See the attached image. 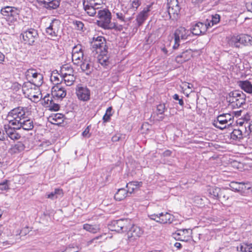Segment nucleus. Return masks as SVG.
<instances>
[{"label": "nucleus", "instance_id": "24", "mask_svg": "<svg viewBox=\"0 0 252 252\" xmlns=\"http://www.w3.org/2000/svg\"><path fill=\"white\" fill-rule=\"evenodd\" d=\"M90 60L85 58V60L79 64L81 69L83 72H85L87 75H90L93 71V67L90 64Z\"/></svg>", "mask_w": 252, "mask_h": 252}, {"label": "nucleus", "instance_id": "28", "mask_svg": "<svg viewBox=\"0 0 252 252\" xmlns=\"http://www.w3.org/2000/svg\"><path fill=\"white\" fill-rule=\"evenodd\" d=\"M63 192L62 189H55V190L49 193H47V198L54 200L63 196Z\"/></svg>", "mask_w": 252, "mask_h": 252}, {"label": "nucleus", "instance_id": "7", "mask_svg": "<svg viewBox=\"0 0 252 252\" xmlns=\"http://www.w3.org/2000/svg\"><path fill=\"white\" fill-rule=\"evenodd\" d=\"M190 34L191 32L184 27H180L177 29L174 33V44L173 49H177L180 45L181 41L187 39Z\"/></svg>", "mask_w": 252, "mask_h": 252}, {"label": "nucleus", "instance_id": "21", "mask_svg": "<svg viewBox=\"0 0 252 252\" xmlns=\"http://www.w3.org/2000/svg\"><path fill=\"white\" fill-rule=\"evenodd\" d=\"M208 27L206 23L198 22L192 26L190 31L193 34L198 35L205 33Z\"/></svg>", "mask_w": 252, "mask_h": 252}, {"label": "nucleus", "instance_id": "12", "mask_svg": "<svg viewBox=\"0 0 252 252\" xmlns=\"http://www.w3.org/2000/svg\"><path fill=\"white\" fill-rule=\"evenodd\" d=\"M52 95L53 97L62 99L66 95V90L63 85V83L56 82L52 88Z\"/></svg>", "mask_w": 252, "mask_h": 252}, {"label": "nucleus", "instance_id": "30", "mask_svg": "<svg viewBox=\"0 0 252 252\" xmlns=\"http://www.w3.org/2000/svg\"><path fill=\"white\" fill-rule=\"evenodd\" d=\"M166 109L165 104L164 103L159 104L157 107V115L158 118V121H162L164 118V112Z\"/></svg>", "mask_w": 252, "mask_h": 252}, {"label": "nucleus", "instance_id": "53", "mask_svg": "<svg viewBox=\"0 0 252 252\" xmlns=\"http://www.w3.org/2000/svg\"><path fill=\"white\" fill-rule=\"evenodd\" d=\"M102 236H103L102 235H100L98 236L94 237V238L92 239V240L89 241L87 242V245L90 246L92 244H94V246H95L96 243H97V241L99 240L100 239H101Z\"/></svg>", "mask_w": 252, "mask_h": 252}, {"label": "nucleus", "instance_id": "59", "mask_svg": "<svg viewBox=\"0 0 252 252\" xmlns=\"http://www.w3.org/2000/svg\"><path fill=\"white\" fill-rule=\"evenodd\" d=\"M47 107L51 110L58 111L60 108L59 104L54 103L52 105H47Z\"/></svg>", "mask_w": 252, "mask_h": 252}, {"label": "nucleus", "instance_id": "40", "mask_svg": "<svg viewBox=\"0 0 252 252\" xmlns=\"http://www.w3.org/2000/svg\"><path fill=\"white\" fill-rule=\"evenodd\" d=\"M85 11L90 16H94L96 13V8L91 5L83 4Z\"/></svg>", "mask_w": 252, "mask_h": 252}, {"label": "nucleus", "instance_id": "3", "mask_svg": "<svg viewBox=\"0 0 252 252\" xmlns=\"http://www.w3.org/2000/svg\"><path fill=\"white\" fill-rule=\"evenodd\" d=\"M27 108L23 107H17L11 110L8 114V118H11L9 120V124L15 126L18 123L23 120L27 115Z\"/></svg>", "mask_w": 252, "mask_h": 252}, {"label": "nucleus", "instance_id": "57", "mask_svg": "<svg viewBox=\"0 0 252 252\" xmlns=\"http://www.w3.org/2000/svg\"><path fill=\"white\" fill-rule=\"evenodd\" d=\"M173 98L176 100H178L179 101V104L181 105V106H183L184 105V101L182 99V98H179V96L178 94H175L173 95Z\"/></svg>", "mask_w": 252, "mask_h": 252}, {"label": "nucleus", "instance_id": "45", "mask_svg": "<svg viewBox=\"0 0 252 252\" xmlns=\"http://www.w3.org/2000/svg\"><path fill=\"white\" fill-rule=\"evenodd\" d=\"M225 120L228 124V126L231 125L233 122L234 117L230 113H224L222 114Z\"/></svg>", "mask_w": 252, "mask_h": 252}, {"label": "nucleus", "instance_id": "15", "mask_svg": "<svg viewBox=\"0 0 252 252\" xmlns=\"http://www.w3.org/2000/svg\"><path fill=\"white\" fill-rule=\"evenodd\" d=\"M60 22L58 20L54 19L49 27L46 29V32L51 37H57L60 29Z\"/></svg>", "mask_w": 252, "mask_h": 252}, {"label": "nucleus", "instance_id": "36", "mask_svg": "<svg viewBox=\"0 0 252 252\" xmlns=\"http://www.w3.org/2000/svg\"><path fill=\"white\" fill-rule=\"evenodd\" d=\"M83 229L92 233H95L98 232L100 230L99 225H92L88 223H86L83 225Z\"/></svg>", "mask_w": 252, "mask_h": 252}, {"label": "nucleus", "instance_id": "58", "mask_svg": "<svg viewBox=\"0 0 252 252\" xmlns=\"http://www.w3.org/2000/svg\"><path fill=\"white\" fill-rule=\"evenodd\" d=\"M94 4L92 6L96 8L97 9L100 8L99 6L102 4V0H94Z\"/></svg>", "mask_w": 252, "mask_h": 252}, {"label": "nucleus", "instance_id": "34", "mask_svg": "<svg viewBox=\"0 0 252 252\" xmlns=\"http://www.w3.org/2000/svg\"><path fill=\"white\" fill-rule=\"evenodd\" d=\"M62 80L64 81V84L67 86H70L73 85L76 79L73 74L62 75Z\"/></svg>", "mask_w": 252, "mask_h": 252}, {"label": "nucleus", "instance_id": "5", "mask_svg": "<svg viewBox=\"0 0 252 252\" xmlns=\"http://www.w3.org/2000/svg\"><path fill=\"white\" fill-rule=\"evenodd\" d=\"M98 25L105 29H112L115 28V24L111 23V13L106 8L99 10L97 13Z\"/></svg>", "mask_w": 252, "mask_h": 252}, {"label": "nucleus", "instance_id": "32", "mask_svg": "<svg viewBox=\"0 0 252 252\" xmlns=\"http://www.w3.org/2000/svg\"><path fill=\"white\" fill-rule=\"evenodd\" d=\"M220 21V15L218 14L211 15L209 19H207L206 22L208 28L212 27L214 25L218 24Z\"/></svg>", "mask_w": 252, "mask_h": 252}, {"label": "nucleus", "instance_id": "27", "mask_svg": "<svg viewBox=\"0 0 252 252\" xmlns=\"http://www.w3.org/2000/svg\"><path fill=\"white\" fill-rule=\"evenodd\" d=\"M244 136V130L241 129H234L230 134V139L233 140L240 141Z\"/></svg>", "mask_w": 252, "mask_h": 252}, {"label": "nucleus", "instance_id": "56", "mask_svg": "<svg viewBox=\"0 0 252 252\" xmlns=\"http://www.w3.org/2000/svg\"><path fill=\"white\" fill-rule=\"evenodd\" d=\"M44 105L47 107V105H48L49 103H51V101L52 100V97L50 96L49 94H48L45 95L43 99Z\"/></svg>", "mask_w": 252, "mask_h": 252}, {"label": "nucleus", "instance_id": "42", "mask_svg": "<svg viewBox=\"0 0 252 252\" xmlns=\"http://www.w3.org/2000/svg\"><path fill=\"white\" fill-rule=\"evenodd\" d=\"M240 37V35L233 36L230 40V44L235 47L239 48V44H241V39H239Z\"/></svg>", "mask_w": 252, "mask_h": 252}, {"label": "nucleus", "instance_id": "9", "mask_svg": "<svg viewBox=\"0 0 252 252\" xmlns=\"http://www.w3.org/2000/svg\"><path fill=\"white\" fill-rule=\"evenodd\" d=\"M85 59L82 45L78 44L75 46L72 50V61L74 64L78 66Z\"/></svg>", "mask_w": 252, "mask_h": 252}, {"label": "nucleus", "instance_id": "35", "mask_svg": "<svg viewBox=\"0 0 252 252\" xmlns=\"http://www.w3.org/2000/svg\"><path fill=\"white\" fill-rule=\"evenodd\" d=\"M208 192L210 197L214 199L219 200V194L220 192V189L218 187H213L210 188Z\"/></svg>", "mask_w": 252, "mask_h": 252}, {"label": "nucleus", "instance_id": "51", "mask_svg": "<svg viewBox=\"0 0 252 252\" xmlns=\"http://www.w3.org/2000/svg\"><path fill=\"white\" fill-rule=\"evenodd\" d=\"M12 239V238H10L9 240L0 243V247L4 249L7 247H9L10 245H12L15 242V241Z\"/></svg>", "mask_w": 252, "mask_h": 252}, {"label": "nucleus", "instance_id": "11", "mask_svg": "<svg viewBox=\"0 0 252 252\" xmlns=\"http://www.w3.org/2000/svg\"><path fill=\"white\" fill-rule=\"evenodd\" d=\"M153 220L160 223H171L173 221V216L167 212L154 214L149 216Z\"/></svg>", "mask_w": 252, "mask_h": 252}, {"label": "nucleus", "instance_id": "64", "mask_svg": "<svg viewBox=\"0 0 252 252\" xmlns=\"http://www.w3.org/2000/svg\"><path fill=\"white\" fill-rule=\"evenodd\" d=\"M94 0H84L83 1V4L89 5H91V6H92V5L94 4Z\"/></svg>", "mask_w": 252, "mask_h": 252}, {"label": "nucleus", "instance_id": "10", "mask_svg": "<svg viewBox=\"0 0 252 252\" xmlns=\"http://www.w3.org/2000/svg\"><path fill=\"white\" fill-rule=\"evenodd\" d=\"M26 76L27 79H30L32 77L31 81L32 84L36 86H39L43 83V75L40 73H38L33 68H30L26 72Z\"/></svg>", "mask_w": 252, "mask_h": 252}, {"label": "nucleus", "instance_id": "37", "mask_svg": "<svg viewBox=\"0 0 252 252\" xmlns=\"http://www.w3.org/2000/svg\"><path fill=\"white\" fill-rule=\"evenodd\" d=\"M61 75H65L73 74L74 70L73 68L68 64L63 65L61 68Z\"/></svg>", "mask_w": 252, "mask_h": 252}, {"label": "nucleus", "instance_id": "48", "mask_svg": "<svg viewBox=\"0 0 252 252\" xmlns=\"http://www.w3.org/2000/svg\"><path fill=\"white\" fill-rule=\"evenodd\" d=\"M241 183V182H232L229 186L232 190L239 192L240 191Z\"/></svg>", "mask_w": 252, "mask_h": 252}, {"label": "nucleus", "instance_id": "6", "mask_svg": "<svg viewBox=\"0 0 252 252\" xmlns=\"http://www.w3.org/2000/svg\"><path fill=\"white\" fill-rule=\"evenodd\" d=\"M131 225L130 220L121 219L112 221L108 226L111 231L123 232L127 231Z\"/></svg>", "mask_w": 252, "mask_h": 252}, {"label": "nucleus", "instance_id": "63", "mask_svg": "<svg viewBox=\"0 0 252 252\" xmlns=\"http://www.w3.org/2000/svg\"><path fill=\"white\" fill-rule=\"evenodd\" d=\"M6 137L7 136L4 134L3 130L0 129V140L4 141Z\"/></svg>", "mask_w": 252, "mask_h": 252}, {"label": "nucleus", "instance_id": "50", "mask_svg": "<svg viewBox=\"0 0 252 252\" xmlns=\"http://www.w3.org/2000/svg\"><path fill=\"white\" fill-rule=\"evenodd\" d=\"M180 7L178 0H170L167 3V8Z\"/></svg>", "mask_w": 252, "mask_h": 252}, {"label": "nucleus", "instance_id": "31", "mask_svg": "<svg viewBox=\"0 0 252 252\" xmlns=\"http://www.w3.org/2000/svg\"><path fill=\"white\" fill-rule=\"evenodd\" d=\"M236 248L240 252H252V244L239 243Z\"/></svg>", "mask_w": 252, "mask_h": 252}, {"label": "nucleus", "instance_id": "49", "mask_svg": "<svg viewBox=\"0 0 252 252\" xmlns=\"http://www.w3.org/2000/svg\"><path fill=\"white\" fill-rule=\"evenodd\" d=\"M12 10V7L6 6L1 9V13L4 16L10 18V12Z\"/></svg>", "mask_w": 252, "mask_h": 252}, {"label": "nucleus", "instance_id": "26", "mask_svg": "<svg viewBox=\"0 0 252 252\" xmlns=\"http://www.w3.org/2000/svg\"><path fill=\"white\" fill-rule=\"evenodd\" d=\"M238 85L245 92L252 94V84L248 81H240L238 82Z\"/></svg>", "mask_w": 252, "mask_h": 252}, {"label": "nucleus", "instance_id": "61", "mask_svg": "<svg viewBox=\"0 0 252 252\" xmlns=\"http://www.w3.org/2000/svg\"><path fill=\"white\" fill-rule=\"evenodd\" d=\"M117 18L119 19V20L123 23L125 22V17L123 14L122 13H116Z\"/></svg>", "mask_w": 252, "mask_h": 252}, {"label": "nucleus", "instance_id": "22", "mask_svg": "<svg viewBox=\"0 0 252 252\" xmlns=\"http://www.w3.org/2000/svg\"><path fill=\"white\" fill-rule=\"evenodd\" d=\"M192 56L191 50L187 49L183 51L181 54L177 56L176 61L178 63H183L190 60Z\"/></svg>", "mask_w": 252, "mask_h": 252}, {"label": "nucleus", "instance_id": "62", "mask_svg": "<svg viewBox=\"0 0 252 252\" xmlns=\"http://www.w3.org/2000/svg\"><path fill=\"white\" fill-rule=\"evenodd\" d=\"M90 128L89 126H87V127L85 129V130L82 132V135L85 137H90V134H89Z\"/></svg>", "mask_w": 252, "mask_h": 252}, {"label": "nucleus", "instance_id": "13", "mask_svg": "<svg viewBox=\"0 0 252 252\" xmlns=\"http://www.w3.org/2000/svg\"><path fill=\"white\" fill-rule=\"evenodd\" d=\"M152 5H147L136 16V21L138 27L141 26L150 15Z\"/></svg>", "mask_w": 252, "mask_h": 252}, {"label": "nucleus", "instance_id": "25", "mask_svg": "<svg viewBox=\"0 0 252 252\" xmlns=\"http://www.w3.org/2000/svg\"><path fill=\"white\" fill-rule=\"evenodd\" d=\"M142 185V182H130L126 184V187L128 192L129 194H131L134 190L138 189L140 187H141Z\"/></svg>", "mask_w": 252, "mask_h": 252}, {"label": "nucleus", "instance_id": "41", "mask_svg": "<svg viewBox=\"0 0 252 252\" xmlns=\"http://www.w3.org/2000/svg\"><path fill=\"white\" fill-rule=\"evenodd\" d=\"M241 39V44L244 45H247L249 43L251 44L252 37H251L248 34H240Z\"/></svg>", "mask_w": 252, "mask_h": 252}, {"label": "nucleus", "instance_id": "52", "mask_svg": "<svg viewBox=\"0 0 252 252\" xmlns=\"http://www.w3.org/2000/svg\"><path fill=\"white\" fill-rule=\"evenodd\" d=\"M229 198L228 193L224 190L220 189V192L219 194V199H221L222 200H226Z\"/></svg>", "mask_w": 252, "mask_h": 252}, {"label": "nucleus", "instance_id": "39", "mask_svg": "<svg viewBox=\"0 0 252 252\" xmlns=\"http://www.w3.org/2000/svg\"><path fill=\"white\" fill-rule=\"evenodd\" d=\"M24 145L22 142H18L10 148V152L11 154L17 153L24 150Z\"/></svg>", "mask_w": 252, "mask_h": 252}, {"label": "nucleus", "instance_id": "4", "mask_svg": "<svg viewBox=\"0 0 252 252\" xmlns=\"http://www.w3.org/2000/svg\"><path fill=\"white\" fill-rule=\"evenodd\" d=\"M246 96L245 94L240 91H234L229 94L227 97L230 105L233 108H239L246 104Z\"/></svg>", "mask_w": 252, "mask_h": 252}, {"label": "nucleus", "instance_id": "16", "mask_svg": "<svg viewBox=\"0 0 252 252\" xmlns=\"http://www.w3.org/2000/svg\"><path fill=\"white\" fill-rule=\"evenodd\" d=\"M191 230L190 229H178L174 234V238L182 241L187 242L191 238Z\"/></svg>", "mask_w": 252, "mask_h": 252}, {"label": "nucleus", "instance_id": "46", "mask_svg": "<svg viewBox=\"0 0 252 252\" xmlns=\"http://www.w3.org/2000/svg\"><path fill=\"white\" fill-rule=\"evenodd\" d=\"M130 7L135 10L141 5V1L139 0H129Z\"/></svg>", "mask_w": 252, "mask_h": 252}, {"label": "nucleus", "instance_id": "60", "mask_svg": "<svg viewBox=\"0 0 252 252\" xmlns=\"http://www.w3.org/2000/svg\"><path fill=\"white\" fill-rule=\"evenodd\" d=\"M122 135L120 134H117L112 137V141L113 142H117L122 139Z\"/></svg>", "mask_w": 252, "mask_h": 252}, {"label": "nucleus", "instance_id": "17", "mask_svg": "<svg viewBox=\"0 0 252 252\" xmlns=\"http://www.w3.org/2000/svg\"><path fill=\"white\" fill-rule=\"evenodd\" d=\"M33 126V121L27 116L23 120H21L20 122L18 123L15 126V128L17 129L22 128L25 130L29 131L32 129Z\"/></svg>", "mask_w": 252, "mask_h": 252}, {"label": "nucleus", "instance_id": "19", "mask_svg": "<svg viewBox=\"0 0 252 252\" xmlns=\"http://www.w3.org/2000/svg\"><path fill=\"white\" fill-rule=\"evenodd\" d=\"M76 93L78 99L81 100L87 101L90 99V90L87 87H78Z\"/></svg>", "mask_w": 252, "mask_h": 252}, {"label": "nucleus", "instance_id": "8", "mask_svg": "<svg viewBox=\"0 0 252 252\" xmlns=\"http://www.w3.org/2000/svg\"><path fill=\"white\" fill-rule=\"evenodd\" d=\"M21 35L26 43L32 45L38 39L39 35L38 32L34 29H29L23 32Z\"/></svg>", "mask_w": 252, "mask_h": 252}, {"label": "nucleus", "instance_id": "29", "mask_svg": "<svg viewBox=\"0 0 252 252\" xmlns=\"http://www.w3.org/2000/svg\"><path fill=\"white\" fill-rule=\"evenodd\" d=\"M129 195V193L128 192L127 189L122 188L118 190L117 192L115 194L114 197L116 200L121 201L124 199Z\"/></svg>", "mask_w": 252, "mask_h": 252}, {"label": "nucleus", "instance_id": "43", "mask_svg": "<svg viewBox=\"0 0 252 252\" xmlns=\"http://www.w3.org/2000/svg\"><path fill=\"white\" fill-rule=\"evenodd\" d=\"M112 108L111 107H109L106 109L105 114L103 117L104 122H107L110 121V117L112 115Z\"/></svg>", "mask_w": 252, "mask_h": 252}, {"label": "nucleus", "instance_id": "44", "mask_svg": "<svg viewBox=\"0 0 252 252\" xmlns=\"http://www.w3.org/2000/svg\"><path fill=\"white\" fill-rule=\"evenodd\" d=\"M251 186L249 182H241L240 187V191L241 194L245 192L246 190L251 189Z\"/></svg>", "mask_w": 252, "mask_h": 252}, {"label": "nucleus", "instance_id": "47", "mask_svg": "<svg viewBox=\"0 0 252 252\" xmlns=\"http://www.w3.org/2000/svg\"><path fill=\"white\" fill-rule=\"evenodd\" d=\"M10 12V18L11 17L12 18L11 20H16L19 14L20 10L14 7H12V10Z\"/></svg>", "mask_w": 252, "mask_h": 252}, {"label": "nucleus", "instance_id": "38", "mask_svg": "<svg viewBox=\"0 0 252 252\" xmlns=\"http://www.w3.org/2000/svg\"><path fill=\"white\" fill-rule=\"evenodd\" d=\"M244 124V136H249L250 134H252V121L245 122Z\"/></svg>", "mask_w": 252, "mask_h": 252}, {"label": "nucleus", "instance_id": "20", "mask_svg": "<svg viewBox=\"0 0 252 252\" xmlns=\"http://www.w3.org/2000/svg\"><path fill=\"white\" fill-rule=\"evenodd\" d=\"M12 126L9 124V125H4V130L6 133V135L8 136L12 140H18L20 137V135L17 132L16 130H18L17 128H15V126L13 127H11Z\"/></svg>", "mask_w": 252, "mask_h": 252}, {"label": "nucleus", "instance_id": "55", "mask_svg": "<svg viewBox=\"0 0 252 252\" xmlns=\"http://www.w3.org/2000/svg\"><path fill=\"white\" fill-rule=\"evenodd\" d=\"M8 181L6 180L0 183V190H6L9 189Z\"/></svg>", "mask_w": 252, "mask_h": 252}, {"label": "nucleus", "instance_id": "14", "mask_svg": "<svg viewBox=\"0 0 252 252\" xmlns=\"http://www.w3.org/2000/svg\"><path fill=\"white\" fill-rule=\"evenodd\" d=\"M127 231V238L129 242L136 240L141 236L143 233V230L139 226L133 225L130 226Z\"/></svg>", "mask_w": 252, "mask_h": 252}, {"label": "nucleus", "instance_id": "18", "mask_svg": "<svg viewBox=\"0 0 252 252\" xmlns=\"http://www.w3.org/2000/svg\"><path fill=\"white\" fill-rule=\"evenodd\" d=\"M39 5L48 9H56L60 5V0H36Z\"/></svg>", "mask_w": 252, "mask_h": 252}, {"label": "nucleus", "instance_id": "2", "mask_svg": "<svg viewBox=\"0 0 252 252\" xmlns=\"http://www.w3.org/2000/svg\"><path fill=\"white\" fill-rule=\"evenodd\" d=\"M36 87L31 82L24 83L22 86V91L25 96L34 102L39 101L41 97V94Z\"/></svg>", "mask_w": 252, "mask_h": 252}, {"label": "nucleus", "instance_id": "1", "mask_svg": "<svg viewBox=\"0 0 252 252\" xmlns=\"http://www.w3.org/2000/svg\"><path fill=\"white\" fill-rule=\"evenodd\" d=\"M93 52L98 54L97 62L104 67L110 64L105 39L102 36L94 37L91 42Z\"/></svg>", "mask_w": 252, "mask_h": 252}, {"label": "nucleus", "instance_id": "23", "mask_svg": "<svg viewBox=\"0 0 252 252\" xmlns=\"http://www.w3.org/2000/svg\"><path fill=\"white\" fill-rule=\"evenodd\" d=\"M213 125L214 126L220 129H223L228 126V124L222 114L219 115L217 119L213 121Z\"/></svg>", "mask_w": 252, "mask_h": 252}, {"label": "nucleus", "instance_id": "33", "mask_svg": "<svg viewBox=\"0 0 252 252\" xmlns=\"http://www.w3.org/2000/svg\"><path fill=\"white\" fill-rule=\"evenodd\" d=\"M180 10V7L167 8V12L169 18L172 20H177L179 17Z\"/></svg>", "mask_w": 252, "mask_h": 252}, {"label": "nucleus", "instance_id": "54", "mask_svg": "<svg viewBox=\"0 0 252 252\" xmlns=\"http://www.w3.org/2000/svg\"><path fill=\"white\" fill-rule=\"evenodd\" d=\"M74 25L75 26V28L80 31H82L84 27V24L83 22L80 21H74L73 22Z\"/></svg>", "mask_w": 252, "mask_h": 252}]
</instances>
